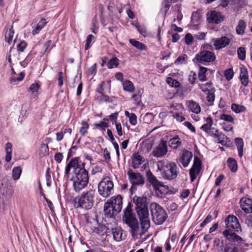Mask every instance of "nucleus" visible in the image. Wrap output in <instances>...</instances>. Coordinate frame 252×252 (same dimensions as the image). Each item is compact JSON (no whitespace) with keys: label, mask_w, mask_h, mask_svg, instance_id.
<instances>
[{"label":"nucleus","mask_w":252,"mask_h":252,"mask_svg":"<svg viewBox=\"0 0 252 252\" xmlns=\"http://www.w3.org/2000/svg\"><path fill=\"white\" fill-rule=\"evenodd\" d=\"M85 163L82 162L79 157L71 158L67 163L64 171V179L69 178L71 168L73 169V175L71 180L75 191L80 192L88 184L89 177L88 171L85 168Z\"/></svg>","instance_id":"f257e3e1"},{"label":"nucleus","mask_w":252,"mask_h":252,"mask_svg":"<svg viewBox=\"0 0 252 252\" xmlns=\"http://www.w3.org/2000/svg\"><path fill=\"white\" fill-rule=\"evenodd\" d=\"M133 201L135 204V210L142 223V229L144 231H147L150 226L147 198L135 195L133 198Z\"/></svg>","instance_id":"f03ea898"},{"label":"nucleus","mask_w":252,"mask_h":252,"mask_svg":"<svg viewBox=\"0 0 252 252\" xmlns=\"http://www.w3.org/2000/svg\"><path fill=\"white\" fill-rule=\"evenodd\" d=\"M132 205L128 203L127 207L124 210L123 216V220L130 228V232L132 238L137 237L138 236L142 235L146 231H144L141 223V228L139 226V222L132 210ZM140 223H141L140 222Z\"/></svg>","instance_id":"7ed1b4c3"},{"label":"nucleus","mask_w":252,"mask_h":252,"mask_svg":"<svg viewBox=\"0 0 252 252\" xmlns=\"http://www.w3.org/2000/svg\"><path fill=\"white\" fill-rule=\"evenodd\" d=\"M158 169L161 172L164 179L171 180L177 178L179 170L176 164L173 162H168L161 160L157 162Z\"/></svg>","instance_id":"20e7f679"},{"label":"nucleus","mask_w":252,"mask_h":252,"mask_svg":"<svg viewBox=\"0 0 252 252\" xmlns=\"http://www.w3.org/2000/svg\"><path fill=\"white\" fill-rule=\"evenodd\" d=\"M213 50V47L211 45L206 44L202 45L201 51L196 54L193 61L199 63L205 64L206 63H210L216 60L215 53L211 51Z\"/></svg>","instance_id":"39448f33"},{"label":"nucleus","mask_w":252,"mask_h":252,"mask_svg":"<svg viewBox=\"0 0 252 252\" xmlns=\"http://www.w3.org/2000/svg\"><path fill=\"white\" fill-rule=\"evenodd\" d=\"M152 219L156 225H161L166 220L168 215L165 210L156 202H152L150 206Z\"/></svg>","instance_id":"423d86ee"},{"label":"nucleus","mask_w":252,"mask_h":252,"mask_svg":"<svg viewBox=\"0 0 252 252\" xmlns=\"http://www.w3.org/2000/svg\"><path fill=\"white\" fill-rule=\"evenodd\" d=\"M95 194V191L93 189L83 192L78 198V201H75V206L86 210L91 209L94 205Z\"/></svg>","instance_id":"0eeeda50"},{"label":"nucleus","mask_w":252,"mask_h":252,"mask_svg":"<svg viewBox=\"0 0 252 252\" xmlns=\"http://www.w3.org/2000/svg\"><path fill=\"white\" fill-rule=\"evenodd\" d=\"M113 182L108 177L103 178L98 185V191L103 197L109 196L113 192Z\"/></svg>","instance_id":"6e6552de"},{"label":"nucleus","mask_w":252,"mask_h":252,"mask_svg":"<svg viewBox=\"0 0 252 252\" xmlns=\"http://www.w3.org/2000/svg\"><path fill=\"white\" fill-rule=\"evenodd\" d=\"M94 222L95 223L94 226H90V232L93 234H97L99 236H102L107 234L110 232V228L108 227V223L106 225L105 224L99 223L96 220L93 219Z\"/></svg>","instance_id":"1a4fd4ad"},{"label":"nucleus","mask_w":252,"mask_h":252,"mask_svg":"<svg viewBox=\"0 0 252 252\" xmlns=\"http://www.w3.org/2000/svg\"><path fill=\"white\" fill-rule=\"evenodd\" d=\"M168 152L167 143L161 139L159 144L153 149L152 154L156 158H161L165 155Z\"/></svg>","instance_id":"9d476101"},{"label":"nucleus","mask_w":252,"mask_h":252,"mask_svg":"<svg viewBox=\"0 0 252 252\" xmlns=\"http://www.w3.org/2000/svg\"><path fill=\"white\" fill-rule=\"evenodd\" d=\"M201 167V161L199 158L195 157L194 158L193 164L189 170V176L191 182H193L199 174Z\"/></svg>","instance_id":"9b49d317"},{"label":"nucleus","mask_w":252,"mask_h":252,"mask_svg":"<svg viewBox=\"0 0 252 252\" xmlns=\"http://www.w3.org/2000/svg\"><path fill=\"white\" fill-rule=\"evenodd\" d=\"M127 174L130 182L132 186L142 185L145 183L144 177L140 173H136L132 171V170H129Z\"/></svg>","instance_id":"f8f14e48"},{"label":"nucleus","mask_w":252,"mask_h":252,"mask_svg":"<svg viewBox=\"0 0 252 252\" xmlns=\"http://www.w3.org/2000/svg\"><path fill=\"white\" fill-rule=\"evenodd\" d=\"M207 20L209 23L218 24L223 21L224 17L221 14L215 10L209 11L206 14Z\"/></svg>","instance_id":"ddd939ff"},{"label":"nucleus","mask_w":252,"mask_h":252,"mask_svg":"<svg viewBox=\"0 0 252 252\" xmlns=\"http://www.w3.org/2000/svg\"><path fill=\"white\" fill-rule=\"evenodd\" d=\"M222 234L225 238V244H236V228H226Z\"/></svg>","instance_id":"4468645a"},{"label":"nucleus","mask_w":252,"mask_h":252,"mask_svg":"<svg viewBox=\"0 0 252 252\" xmlns=\"http://www.w3.org/2000/svg\"><path fill=\"white\" fill-rule=\"evenodd\" d=\"M104 221L106 222V219H111L112 221L115 222V215H117L118 213H116L114 210V208L109 203L107 202L105 203L104 205Z\"/></svg>","instance_id":"2eb2a0df"},{"label":"nucleus","mask_w":252,"mask_h":252,"mask_svg":"<svg viewBox=\"0 0 252 252\" xmlns=\"http://www.w3.org/2000/svg\"><path fill=\"white\" fill-rule=\"evenodd\" d=\"M107 202L112 204L116 213H119L121 212L123 206V198L120 195L112 197Z\"/></svg>","instance_id":"dca6fc26"},{"label":"nucleus","mask_w":252,"mask_h":252,"mask_svg":"<svg viewBox=\"0 0 252 252\" xmlns=\"http://www.w3.org/2000/svg\"><path fill=\"white\" fill-rule=\"evenodd\" d=\"M192 158V154L187 150H184L179 158V162L184 167H187Z\"/></svg>","instance_id":"f3484780"},{"label":"nucleus","mask_w":252,"mask_h":252,"mask_svg":"<svg viewBox=\"0 0 252 252\" xmlns=\"http://www.w3.org/2000/svg\"><path fill=\"white\" fill-rule=\"evenodd\" d=\"M211 135H213L216 138V141L219 143H220L223 146L227 144L228 138L223 134L220 132L218 130L212 128L211 130Z\"/></svg>","instance_id":"a211bd4d"},{"label":"nucleus","mask_w":252,"mask_h":252,"mask_svg":"<svg viewBox=\"0 0 252 252\" xmlns=\"http://www.w3.org/2000/svg\"><path fill=\"white\" fill-rule=\"evenodd\" d=\"M240 205L242 209L246 213H252V199L247 197H243L240 201Z\"/></svg>","instance_id":"6ab92c4d"},{"label":"nucleus","mask_w":252,"mask_h":252,"mask_svg":"<svg viewBox=\"0 0 252 252\" xmlns=\"http://www.w3.org/2000/svg\"><path fill=\"white\" fill-rule=\"evenodd\" d=\"M153 188L155 190L156 195L159 198H163L166 194H173V192H169L168 187L163 185L161 182L159 185L154 187Z\"/></svg>","instance_id":"aec40b11"},{"label":"nucleus","mask_w":252,"mask_h":252,"mask_svg":"<svg viewBox=\"0 0 252 252\" xmlns=\"http://www.w3.org/2000/svg\"><path fill=\"white\" fill-rule=\"evenodd\" d=\"M229 39L225 36L221 38H213L212 42L216 49L219 50L225 47L229 43Z\"/></svg>","instance_id":"412c9836"},{"label":"nucleus","mask_w":252,"mask_h":252,"mask_svg":"<svg viewBox=\"0 0 252 252\" xmlns=\"http://www.w3.org/2000/svg\"><path fill=\"white\" fill-rule=\"evenodd\" d=\"M132 165L133 168H139L145 161L144 158L138 153H134L131 156Z\"/></svg>","instance_id":"4be33fe9"},{"label":"nucleus","mask_w":252,"mask_h":252,"mask_svg":"<svg viewBox=\"0 0 252 252\" xmlns=\"http://www.w3.org/2000/svg\"><path fill=\"white\" fill-rule=\"evenodd\" d=\"M240 72L239 78L241 83L244 86H247L249 83V76L247 69L246 67L241 65L240 67Z\"/></svg>","instance_id":"5701e85b"},{"label":"nucleus","mask_w":252,"mask_h":252,"mask_svg":"<svg viewBox=\"0 0 252 252\" xmlns=\"http://www.w3.org/2000/svg\"><path fill=\"white\" fill-rule=\"evenodd\" d=\"M226 228H236V217L233 215H229L225 219Z\"/></svg>","instance_id":"b1692460"},{"label":"nucleus","mask_w":252,"mask_h":252,"mask_svg":"<svg viewBox=\"0 0 252 252\" xmlns=\"http://www.w3.org/2000/svg\"><path fill=\"white\" fill-rule=\"evenodd\" d=\"M110 230H111L113 239L115 241L119 242L123 239V230L121 227L110 228Z\"/></svg>","instance_id":"393cba45"},{"label":"nucleus","mask_w":252,"mask_h":252,"mask_svg":"<svg viewBox=\"0 0 252 252\" xmlns=\"http://www.w3.org/2000/svg\"><path fill=\"white\" fill-rule=\"evenodd\" d=\"M47 23V22L46 21V19L45 18H42L35 28L32 30V34L35 35L38 34L39 32L45 27Z\"/></svg>","instance_id":"a878e982"},{"label":"nucleus","mask_w":252,"mask_h":252,"mask_svg":"<svg viewBox=\"0 0 252 252\" xmlns=\"http://www.w3.org/2000/svg\"><path fill=\"white\" fill-rule=\"evenodd\" d=\"M146 177L148 181L151 184L153 188L155 186H157L160 183L158 180L157 178L150 170H148L146 172Z\"/></svg>","instance_id":"bb28decb"},{"label":"nucleus","mask_w":252,"mask_h":252,"mask_svg":"<svg viewBox=\"0 0 252 252\" xmlns=\"http://www.w3.org/2000/svg\"><path fill=\"white\" fill-rule=\"evenodd\" d=\"M206 123L203 125L200 128L206 132H209L210 131V134H211V127L213 125V121L210 117L207 118L206 120Z\"/></svg>","instance_id":"cd10ccee"},{"label":"nucleus","mask_w":252,"mask_h":252,"mask_svg":"<svg viewBox=\"0 0 252 252\" xmlns=\"http://www.w3.org/2000/svg\"><path fill=\"white\" fill-rule=\"evenodd\" d=\"M200 89L201 91L205 94L209 92H215V90L213 87V84L211 82H207L204 84H201L200 85Z\"/></svg>","instance_id":"c85d7f7f"},{"label":"nucleus","mask_w":252,"mask_h":252,"mask_svg":"<svg viewBox=\"0 0 252 252\" xmlns=\"http://www.w3.org/2000/svg\"><path fill=\"white\" fill-rule=\"evenodd\" d=\"M169 146L174 149H177L181 144L182 142L178 136L170 139L168 142Z\"/></svg>","instance_id":"c756f323"},{"label":"nucleus","mask_w":252,"mask_h":252,"mask_svg":"<svg viewBox=\"0 0 252 252\" xmlns=\"http://www.w3.org/2000/svg\"><path fill=\"white\" fill-rule=\"evenodd\" d=\"M129 41V43L132 46H133L134 47H135L136 48H137V49H138L139 50H141V51L145 50L147 48L146 45L145 44H144L143 43L140 42L138 41H137L134 39H130Z\"/></svg>","instance_id":"7c9ffc66"},{"label":"nucleus","mask_w":252,"mask_h":252,"mask_svg":"<svg viewBox=\"0 0 252 252\" xmlns=\"http://www.w3.org/2000/svg\"><path fill=\"white\" fill-rule=\"evenodd\" d=\"M124 90L129 93H133L135 87L132 82L129 80H126L123 83Z\"/></svg>","instance_id":"2f4dec72"},{"label":"nucleus","mask_w":252,"mask_h":252,"mask_svg":"<svg viewBox=\"0 0 252 252\" xmlns=\"http://www.w3.org/2000/svg\"><path fill=\"white\" fill-rule=\"evenodd\" d=\"M189 109L193 113L198 114L200 112V107L193 100H190L189 102Z\"/></svg>","instance_id":"473e14b6"},{"label":"nucleus","mask_w":252,"mask_h":252,"mask_svg":"<svg viewBox=\"0 0 252 252\" xmlns=\"http://www.w3.org/2000/svg\"><path fill=\"white\" fill-rule=\"evenodd\" d=\"M14 30L13 29V26H11L9 29H7L5 33V38L6 42L8 43L12 41V39L14 35Z\"/></svg>","instance_id":"72a5a7b5"},{"label":"nucleus","mask_w":252,"mask_h":252,"mask_svg":"<svg viewBox=\"0 0 252 252\" xmlns=\"http://www.w3.org/2000/svg\"><path fill=\"white\" fill-rule=\"evenodd\" d=\"M12 145L11 143L8 142L6 144L5 151L6 155L5 157V161L7 162H9L12 158Z\"/></svg>","instance_id":"f704fd0d"},{"label":"nucleus","mask_w":252,"mask_h":252,"mask_svg":"<svg viewBox=\"0 0 252 252\" xmlns=\"http://www.w3.org/2000/svg\"><path fill=\"white\" fill-rule=\"evenodd\" d=\"M227 164L228 168L232 172H236V161L234 158H228L227 160Z\"/></svg>","instance_id":"c9c22d12"},{"label":"nucleus","mask_w":252,"mask_h":252,"mask_svg":"<svg viewBox=\"0 0 252 252\" xmlns=\"http://www.w3.org/2000/svg\"><path fill=\"white\" fill-rule=\"evenodd\" d=\"M81 125L82 126L79 129V133L82 136H84L88 132L89 125L88 123L85 121L82 122Z\"/></svg>","instance_id":"e433bc0d"},{"label":"nucleus","mask_w":252,"mask_h":252,"mask_svg":"<svg viewBox=\"0 0 252 252\" xmlns=\"http://www.w3.org/2000/svg\"><path fill=\"white\" fill-rule=\"evenodd\" d=\"M246 28V22L243 20H240L239 21L238 25H237V34H243L245 33Z\"/></svg>","instance_id":"4c0bfd02"},{"label":"nucleus","mask_w":252,"mask_h":252,"mask_svg":"<svg viewBox=\"0 0 252 252\" xmlns=\"http://www.w3.org/2000/svg\"><path fill=\"white\" fill-rule=\"evenodd\" d=\"M172 4L171 0H164L162 3L163 7L161 10V12L165 16Z\"/></svg>","instance_id":"58836bf2"},{"label":"nucleus","mask_w":252,"mask_h":252,"mask_svg":"<svg viewBox=\"0 0 252 252\" xmlns=\"http://www.w3.org/2000/svg\"><path fill=\"white\" fill-rule=\"evenodd\" d=\"M244 142L242 138H237V150L238 155L242 158L243 155Z\"/></svg>","instance_id":"ea45409f"},{"label":"nucleus","mask_w":252,"mask_h":252,"mask_svg":"<svg viewBox=\"0 0 252 252\" xmlns=\"http://www.w3.org/2000/svg\"><path fill=\"white\" fill-rule=\"evenodd\" d=\"M22 173V169L20 166L14 167L12 170V178L14 180L19 179Z\"/></svg>","instance_id":"a19ab883"},{"label":"nucleus","mask_w":252,"mask_h":252,"mask_svg":"<svg viewBox=\"0 0 252 252\" xmlns=\"http://www.w3.org/2000/svg\"><path fill=\"white\" fill-rule=\"evenodd\" d=\"M223 252H236V244H225Z\"/></svg>","instance_id":"79ce46f5"},{"label":"nucleus","mask_w":252,"mask_h":252,"mask_svg":"<svg viewBox=\"0 0 252 252\" xmlns=\"http://www.w3.org/2000/svg\"><path fill=\"white\" fill-rule=\"evenodd\" d=\"M166 81L172 87L178 88L180 86V83L179 81L171 77H168Z\"/></svg>","instance_id":"37998d69"},{"label":"nucleus","mask_w":252,"mask_h":252,"mask_svg":"<svg viewBox=\"0 0 252 252\" xmlns=\"http://www.w3.org/2000/svg\"><path fill=\"white\" fill-rule=\"evenodd\" d=\"M188 56L184 54L178 57L175 60L174 63L176 64H186L187 63Z\"/></svg>","instance_id":"c03bdc74"},{"label":"nucleus","mask_w":252,"mask_h":252,"mask_svg":"<svg viewBox=\"0 0 252 252\" xmlns=\"http://www.w3.org/2000/svg\"><path fill=\"white\" fill-rule=\"evenodd\" d=\"M119 64V60L116 58H113L110 59L108 63H107V67L108 68H113L114 67H116Z\"/></svg>","instance_id":"a18cd8bd"},{"label":"nucleus","mask_w":252,"mask_h":252,"mask_svg":"<svg viewBox=\"0 0 252 252\" xmlns=\"http://www.w3.org/2000/svg\"><path fill=\"white\" fill-rule=\"evenodd\" d=\"M113 97H109L107 95H105L104 94H101V95L97 97V99L100 102H112L113 101Z\"/></svg>","instance_id":"49530a36"},{"label":"nucleus","mask_w":252,"mask_h":252,"mask_svg":"<svg viewBox=\"0 0 252 252\" xmlns=\"http://www.w3.org/2000/svg\"><path fill=\"white\" fill-rule=\"evenodd\" d=\"M169 113L172 114V116L178 122H182L185 120V117L179 113L174 112L173 111H170Z\"/></svg>","instance_id":"de8ad7c7"},{"label":"nucleus","mask_w":252,"mask_h":252,"mask_svg":"<svg viewBox=\"0 0 252 252\" xmlns=\"http://www.w3.org/2000/svg\"><path fill=\"white\" fill-rule=\"evenodd\" d=\"M246 49L244 47H239L237 49V56L240 60H244L246 58Z\"/></svg>","instance_id":"09e8293b"},{"label":"nucleus","mask_w":252,"mask_h":252,"mask_svg":"<svg viewBox=\"0 0 252 252\" xmlns=\"http://www.w3.org/2000/svg\"><path fill=\"white\" fill-rule=\"evenodd\" d=\"M131 99L133 101V103L137 105H140L141 103V95L139 94V91L138 93L133 94L131 97Z\"/></svg>","instance_id":"8fccbe9b"},{"label":"nucleus","mask_w":252,"mask_h":252,"mask_svg":"<svg viewBox=\"0 0 252 252\" xmlns=\"http://www.w3.org/2000/svg\"><path fill=\"white\" fill-rule=\"evenodd\" d=\"M220 120H223L225 123H232L234 121V119L231 115L225 114H222L220 116Z\"/></svg>","instance_id":"3c124183"},{"label":"nucleus","mask_w":252,"mask_h":252,"mask_svg":"<svg viewBox=\"0 0 252 252\" xmlns=\"http://www.w3.org/2000/svg\"><path fill=\"white\" fill-rule=\"evenodd\" d=\"M94 39V36L92 34H89L87 36V39L86 40V43L85 46V50H87L89 48H90L91 47V42Z\"/></svg>","instance_id":"603ef678"},{"label":"nucleus","mask_w":252,"mask_h":252,"mask_svg":"<svg viewBox=\"0 0 252 252\" xmlns=\"http://www.w3.org/2000/svg\"><path fill=\"white\" fill-rule=\"evenodd\" d=\"M39 87L38 83H33L31 85L29 88V91H30L33 95H36Z\"/></svg>","instance_id":"864d4df0"},{"label":"nucleus","mask_w":252,"mask_h":252,"mask_svg":"<svg viewBox=\"0 0 252 252\" xmlns=\"http://www.w3.org/2000/svg\"><path fill=\"white\" fill-rule=\"evenodd\" d=\"M224 75L227 80L232 78L234 75V72L231 68H229L224 71Z\"/></svg>","instance_id":"5fc2aeb1"},{"label":"nucleus","mask_w":252,"mask_h":252,"mask_svg":"<svg viewBox=\"0 0 252 252\" xmlns=\"http://www.w3.org/2000/svg\"><path fill=\"white\" fill-rule=\"evenodd\" d=\"M27 46V43L25 41H21L17 45V49L18 52H22Z\"/></svg>","instance_id":"6e6d98bb"},{"label":"nucleus","mask_w":252,"mask_h":252,"mask_svg":"<svg viewBox=\"0 0 252 252\" xmlns=\"http://www.w3.org/2000/svg\"><path fill=\"white\" fill-rule=\"evenodd\" d=\"M185 43L187 45H191L193 41V37L190 33H188L185 36Z\"/></svg>","instance_id":"4d7b16f0"},{"label":"nucleus","mask_w":252,"mask_h":252,"mask_svg":"<svg viewBox=\"0 0 252 252\" xmlns=\"http://www.w3.org/2000/svg\"><path fill=\"white\" fill-rule=\"evenodd\" d=\"M215 92H209L208 93H207V101L208 102L210 103L211 105H212L213 103V102L215 100Z\"/></svg>","instance_id":"13d9d810"},{"label":"nucleus","mask_w":252,"mask_h":252,"mask_svg":"<svg viewBox=\"0 0 252 252\" xmlns=\"http://www.w3.org/2000/svg\"><path fill=\"white\" fill-rule=\"evenodd\" d=\"M94 126L101 128L103 130H105V128L108 127V125L106 122L100 121L99 123H95Z\"/></svg>","instance_id":"bf43d9fd"},{"label":"nucleus","mask_w":252,"mask_h":252,"mask_svg":"<svg viewBox=\"0 0 252 252\" xmlns=\"http://www.w3.org/2000/svg\"><path fill=\"white\" fill-rule=\"evenodd\" d=\"M129 121L131 125L135 126L137 124V116L136 115L131 113L130 116L129 117Z\"/></svg>","instance_id":"052dcab7"},{"label":"nucleus","mask_w":252,"mask_h":252,"mask_svg":"<svg viewBox=\"0 0 252 252\" xmlns=\"http://www.w3.org/2000/svg\"><path fill=\"white\" fill-rule=\"evenodd\" d=\"M96 63H94L87 69V73L88 75H92L94 73L96 72Z\"/></svg>","instance_id":"680f3d73"},{"label":"nucleus","mask_w":252,"mask_h":252,"mask_svg":"<svg viewBox=\"0 0 252 252\" xmlns=\"http://www.w3.org/2000/svg\"><path fill=\"white\" fill-rule=\"evenodd\" d=\"M212 217L211 215H208L205 220L200 224L201 227H204L207 223H208L212 220Z\"/></svg>","instance_id":"e2e57ef3"},{"label":"nucleus","mask_w":252,"mask_h":252,"mask_svg":"<svg viewBox=\"0 0 252 252\" xmlns=\"http://www.w3.org/2000/svg\"><path fill=\"white\" fill-rule=\"evenodd\" d=\"M63 154L61 153H57L55 154L54 158L55 161L58 163H61L63 158Z\"/></svg>","instance_id":"0e129e2a"},{"label":"nucleus","mask_w":252,"mask_h":252,"mask_svg":"<svg viewBox=\"0 0 252 252\" xmlns=\"http://www.w3.org/2000/svg\"><path fill=\"white\" fill-rule=\"evenodd\" d=\"M115 126H116V128L117 132L118 135H119L120 136L123 135V133L122 127V126H121V124H120V123H116Z\"/></svg>","instance_id":"69168bd1"},{"label":"nucleus","mask_w":252,"mask_h":252,"mask_svg":"<svg viewBox=\"0 0 252 252\" xmlns=\"http://www.w3.org/2000/svg\"><path fill=\"white\" fill-rule=\"evenodd\" d=\"M102 171V168L99 165H96L94 166L92 170V174H95L98 173H101Z\"/></svg>","instance_id":"338daca9"},{"label":"nucleus","mask_w":252,"mask_h":252,"mask_svg":"<svg viewBox=\"0 0 252 252\" xmlns=\"http://www.w3.org/2000/svg\"><path fill=\"white\" fill-rule=\"evenodd\" d=\"M118 116V112L112 113L109 116V120L113 123L115 122V123L116 124V123H117V120Z\"/></svg>","instance_id":"774afa93"}]
</instances>
